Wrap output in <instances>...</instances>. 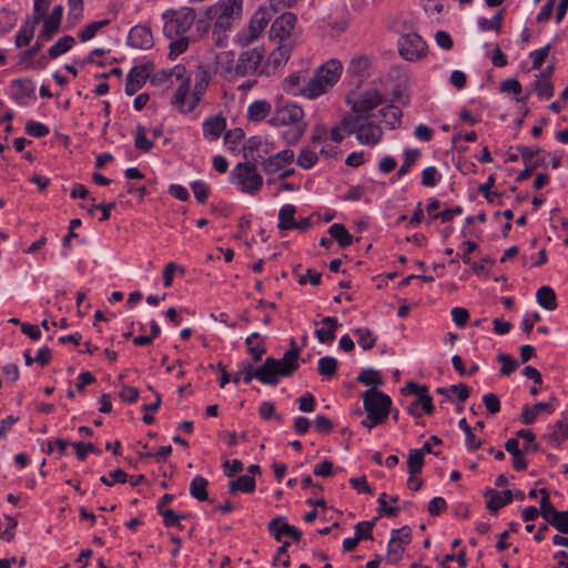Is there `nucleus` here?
<instances>
[{"label": "nucleus", "mask_w": 568, "mask_h": 568, "mask_svg": "<svg viewBox=\"0 0 568 568\" xmlns=\"http://www.w3.org/2000/svg\"><path fill=\"white\" fill-rule=\"evenodd\" d=\"M163 34L171 40L169 57L175 59L184 53L190 44L185 33L191 29L195 20V11L192 8L168 9L162 13Z\"/></svg>", "instance_id": "f257e3e1"}, {"label": "nucleus", "mask_w": 568, "mask_h": 568, "mask_svg": "<svg viewBox=\"0 0 568 568\" xmlns=\"http://www.w3.org/2000/svg\"><path fill=\"white\" fill-rule=\"evenodd\" d=\"M267 122L272 126H288L282 133V138L287 145L298 143L307 128L303 109L290 101H277Z\"/></svg>", "instance_id": "f03ea898"}, {"label": "nucleus", "mask_w": 568, "mask_h": 568, "mask_svg": "<svg viewBox=\"0 0 568 568\" xmlns=\"http://www.w3.org/2000/svg\"><path fill=\"white\" fill-rule=\"evenodd\" d=\"M291 348L284 353L283 357L276 359L267 357L262 365H260L258 381L264 385L275 386L280 383L281 378H285L295 373L298 367L300 349L296 346L295 339H291Z\"/></svg>", "instance_id": "7ed1b4c3"}, {"label": "nucleus", "mask_w": 568, "mask_h": 568, "mask_svg": "<svg viewBox=\"0 0 568 568\" xmlns=\"http://www.w3.org/2000/svg\"><path fill=\"white\" fill-rule=\"evenodd\" d=\"M242 4V0H220L205 8V17L214 20L213 38L217 44L222 45V37L241 19Z\"/></svg>", "instance_id": "20e7f679"}, {"label": "nucleus", "mask_w": 568, "mask_h": 568, "mask_svg": "<svg viewBox=\"0 0 568 568\" xmlns=\"http://www.w3.org/2000/svg\"><path fill=\"white\" fill-rule=\"evenodd\" d=\"M152 83L155 85H176L172 103L180 110L184 109L190 93L191 73L187 72L183 64H176L171 69L158 71L152 78Z\"/></svg>", "instance_id": "39448f33"}, {"label": "nucleus", "mask_w": 568, "mask_h": 568, "mask_svg": "<svg viewBox=\"0 0 568 568\" xmlns=\"http://www.w3.org/2000/svg\"><path fill=\"white\" fill-rule=\"evenodd\" d=\"M362 399L367 414L366 418L362 420V425L372 429L384 423L389 415L392 406L390 397L377 388L371 387L362 394Z\"/></svg>", "instance_id": "423d86ee"}, {"label": "nucleus", "mask_w": 568, "mask_h": 568, "mask_svg": "<svg viewBox=\"0 0 568 568\" xmlns=\"http://www.w3.org/2000/svg\"><path fill=\"white\" fill-rule=\"evenodd\" d=\"M376 118H365L364 115H345L343 126L348 135L355 134L358 143L367 146L378 144L383 139V130L376 123Z\"/></svg>", "instance_id": "0eeeda50"}, {"label": "nucleus", "mask_w": 568, "mask_h": 568, "mask_svg": "<svg viewBox=\"0 0 568 568\" xmlns=\"http://www.w3.org/2000/svg\"><path fill=\"white\" fill-rule=\"evenodd\" d=\"M230 180L242 192L250 195L256 194L263 185V178L252 162L236 164L230 173Z\"/></svg>", "instance_id": "6e6552de"}, {"label": "nucleus", "mask_w": 568, "mask_h": 568, "mask_svg": "<svg viewBox=\"0 0 568 568\" xmlns=\"http://www.w3.org/2000/svg\"><path fill=\"white\" fill-rule=\"evenodd\" d=\"M273 13L267 8L257 9L251 17L250 23L236 34V43L246 47L257 40L271 21Z\"/></svg>", "instance_id": "1a4fd4ad"}, {"label": "nucleus", "mask_w": 568, "mask_h": 568, "mask_svg": "<svg viewBox=\"0 0 568 568\" xmlns=\"http://www.w3.org/2000/svg\"><path fill=\"white\" fill-rule=\"evenodd\" d=\"M264 53L258 48L248 49L243 51L236 60L234 68H229V72H234L239 77H247L257 72Z\"/></svg>", "instance_id": "9d476101"}, {"label": "nucleus", "mask_w": 568, "mask_h": 568, "mask_svg": "<svg viewBox=\"0 0 568 568\" xmlns=\"http://www.w3.org/2000/svg\"><path fill=\"white\" fill-rule=\"evenodd\" d=\"M398 47L405 60L417 61L424 55L427 45L419 34L410 32L400 37Z\"/></svg>", "instance_id": "9b49d317"}, {"label": "nucleus", "mask_w": 568, "mask_h": 568, "mask_svg": "<svg viewBox=\"0 0 568 568\" xmlns=\"http://www.w3.org/2000/svg\"><path fill=\"white\" fill-rule=\"evenodd\" d=\"M383 103L382 94L376 90L363 92L352 104V112L347 115H364L365 118H376L373 112Z\"/></svg>", "instance_id": "f8f14e48"}, {"label": "nucleus", "mask_w": 568, "mask_h": 568, "mask_svg": "<svg viewBox=\"0 0 568 568\" xmlns=\"http://www.w3.org/2000/svg\"><path fill=\"white\" fill-rule=\"evenodd\" d=\"M211 81V73L207 65L200 64L195 73V83L192 92L191 100L186 99L185 106L181 111L184 113L192 112L200 103L209 83Z\"/></svg>", "instance_id": "ddd939ff"}, {"label": "nucleus", "mask_w": 568, "mask_h": 568, "mask_svg": "<svg viewBox=\"0 0 568 568\" xmlns=\"http://www.w3.org/2000/svg\"><path fill=\"white\" fill-rule=\"evenodd\" d=\"M296 21V16L292 12H284L277 17L270 29L271 39H278L280 42H293L292 34Z\"/></svg>", "instance_id": "4468645a"}, {"label": "nucleus", "mask_w": 568, "mask_h": 568, "mask_svg": "<svg viewBox=\"0 0 568 568\" xmlns=\"http://www.w3.org/2000/svg\"><path fill=\"white\" fill-rule=\"evenodd\" d=\"M294 152L291 149L282 150L276 154L263 159L261 162L262 170L268 176L278 174L294 161Z\"/></svg>", "instance_id": "2eb2a0df"}, {"label": "nucleus", "mask_w": 568, "mask_h": 568, "mask_svg": "<svg viewBox=\"0 0 568 568\" xmlns=\"http://www.w3.org/2000/svg\"><path fill=\"white\" fill-rule=\"evenodd\" d=\"M11 98L19 104L26 105L28 99L36 100V83L31 79H14L11 81Z\"/></svg>", "instance_id": "dca6fc26"}, {"label": "nucleus", "mask_w": 568, "mask_h": 568, "mask_svg": "<svg viewBox=\"0 0 568 568\" xmlns=\"http://www.w3.org/2000/svg\"><path fill=\"white\" fill-rule=\"evenodd\" d=\"M268 531L276 541H282L283 536H288L293 540L298 541L302 538V532L295 527L290 525L284 517H275L268 523Z\"/></svg>", "instance_id": "f3484780"}, {"label": "nucleus", "mask_w": 568, "mask_h": 568, "mask_svg": "<svg viewBox=\"0 0 568 568\" xmlns=\"http://www.w3.org/2000/svg\"><path fill=\"white\" fill-rule=\"evenodd\" d=\"M126 43L135 49H150L153 45L151 29L142 24L134 26L129 32Z\"/></svg>", "instance_id": "a211bd4d"}, {"label": "nucleus", "mask_w": 568, "mask_h": 568, "mask_svg": "<svg viewBox=\"0 0 568 568\" xmlns=\"http://www.w3.org/2000/svg\"><path fill=\"white\" fill-rule=\"evenodd\" d=\"M149 75L150 73L146 65L133 67L126 75L124 88L125 94H135L145 84Z\"/></svg>", "instance_id": "6ab92c4d"}, {"label": "nucleus", "mask_w": 568, "mask_h": 568, "mask_svg": "<svg viewBox=\"0 0 568 568\" xmlns=\"http://www.w3.org/2000/svg\"><path fill=\"white\" fill-rule=\"evenodd\" d=\"M63 14L62 6H55L50 16L44 20L42 30L39 32V41H49L52 36L59 30Z\"/></svg>", "instance_id": "aec40b11"}, {"label": "nucleus", "mask_w": 568, "mask_h": 568, "mask_svg": "<svg viewBox=\"0 0 568 568\" xmlns=\"http://www.w3.org/2000/svg\"><path fill=\"white\" fill-rule=\"evenodd\" d=\"M293 50V42H280L278 45L268 54L266 67L276 70L283 67L290 59Z\"/></svg>", "instance_id": "412c9836"}, {"label": "nucleus", "mask_w": 568, "mask_h": 568, "mask_svg": "<svg viewBox=\"0 0 568 568\" xmlns=\"http://www.w3.org/2000/svg\"><path fill=\"white\" fill-rule=\"evenodd\" d=\"M343 71V65L339 60L331 59L322 64L316 73L324 80L331 88L337 83Z\"/></svg>", "instance_id": "4be33fe9"}, {"label": "nucleus", "mask_w": 568, "mask_h": 568, "mask_svg": "<svg viewBox=\"0 0 568 568\" xmlns=\"http://www.w3.org/2000/svg\"><path fill=\"white\" fill-rule=\"evenodd\" d=\"M328 89H331V87L326 84L324 80L315 72L313 78L308 79L304 83L301 90V95L310 100H314L327 92Z\"/></svg>", "instance_id": "5701e85b"}, {"label": "nucleus", "mask_w": 568, "mask_h": 568, "mask_svg": "<svg viewBox=\"0 0 568 568\" xmlns=\"http://www.w3.org/2000/svg\"><path fill=\"white\" fill-rule=\"evenodd\" d=\"M274 108L266 100H255L248 104L246 110V118L252 122H261L268 115H272Z\"/></svg>", "instance_id": "b1692460"}, {"label": "nucleus", "mask_w": 568, "mask_h": 568, "mask_svg": "<svg viewBox=\"0 0 568 568\" xmlns=\"http://www.w3.org/2000/svg\"><path fill=\"white\" fill-rule=\"evenodd\" d=\"M226 126V121L223 116L216 115L206 119L203 124V135L209 141H216Z\"/></svg>", "instance_id": "393cba45"}, {"label": "nucleus", "mask_w": 568, "mask_h": 568, "mask_svg": "<svg viewBox=\"0 0 568 568\" xmlns=\"http://www.w3.org/2000/svg\"><path fill=\"white\" fill-rule=\"evenodd\" d=\"M486 495L489 496L487 508L493 514H497L499 509L513 501V491L508 489L503 491L489 489Z\"/></svg>", "instance_id": "a878e982"}, {"label": "nucleus", "mask_w": 568, "mask_h": 568, "mask_svg": "<svg viewBox=\"0 0 568 568\" xmlns=\"http://www.w3.org/2000/svg\"><path fill=\"white\" fill-rule=\"evenodd\" d=\"M322 323L326 325V327H322L315 331V336L321 344H331L336 335V329L341 324L338 323L336 317L326 316L322 320Z\"/></svg>", "instance_id": "bb28decb"}, {"label": "nucleus", "mask_w": 568, "mask_h": 568, "mask_svg": "<svg viewBox=\"0 0 568 568\" xmlns=\"http://www.w3.org/2000/svg\"><path fill=\"white\" fill-rule=\"evenodd\" d=\"M245 344L247 353L252 356L254 362L261 361L266 353L265 342L257 332L250 334L245 338Z\"/></svg>", "instance_id": "cd10ccee"}, {"label": "nucleus", "mask_w": 568, "mask_h": 568, "mask_svg": "<svg viewBox=\"0 0 568 568\" xmlns=\"http://www.w3.org/2000/svg\"><path fill=\"white\" fill-rule=\"evenodd\" d=\"M517 150L519 151L521 159L526 166L539 168L544 165V158L540 155V149H532L526 145H517Z\"/></svg>", "instance_id": "c85d7f7f"}, {"label": "nucleus", "mask_w": 568, "mask_h": 568, "mask_svg": "<svg viewBox=\"0 0 568 568\" xmlns=\"http://www.w3.org/2000/svg\"><path fill=\"white\" fill-rule=\"evenodd\" d=\"M296 209L292 204H285L278 212V229L281 231L294 230Z\"/></svg>", "instance_id": "c756f323"}, {"label": "nucleus", "mask_w": 568, "mask_h": 568, "mask_svg": "<svg viewBox=\"0 0 568 568\" xmlns=\"http://www.w3.org/2000/svg\"><path fill=\"white\" fill-rule=\"evenodd\" d=\"M255 489V479L248 475H242L229 483V491L236 494L239 491L252 493Z\"/></svg>", "instance_id": "7c9ffc66"}, {"label": "nucleus", "mask_w": 568, "mask_h": 568, "mask_svg": "<svg viewBox=\"0 0 568 568\" xmlns=\"http://www.w3.org/2000/svg\"><path fill=\"white\" fill-rule=\"evenodd\" d=\"M38 23V20L34 19L32 21H26L19 29L17 36H16V45L18 48L26 47L30 43L34 36V28Z\"/></svg>", "instance_id": "2f4dec72"}, {"label": "nucleus", "mask_w": 568, "mask_h": 568, "mask_svg": "<svg viewBox=\"0 0 568 568\" xmlns=\"http://www.w3.org/2000/svg\"><path fill=\"white\" fill-rule=\"evenodd\" d=\"M328 233L332 236V239H334L338 243L341 247H347L353 242V236L343 224H332L328 227Z\"/></svg>", "instance_id": "473e14b6"}, {"label": "nucleus", "mask_w": 568, "mask_h": 568, "mask_svg": "<svg viewBox=\"0 0 568 568\" xmlns=\"http://www.w3.org/2000/svg\"><path fill=\"white\" fill-rule=\"evenodd\" d=\"M536 298L538 304L548 311L557 307L556 294L550 286H541L536 293Z\"/></svg>", "instance_id": "72a5a7b5"}, {"label": "nucleus", "mask_w": 568, "mask_h": 568, "mask_svg": "<svg viewBox=\"0 0 568 568\" xmlns=\"http://www.w3.org/2000/svg\"><path fill=\"white\" fill-rule=\"evenodd\" d=\"M541 495L540 498V515L542 518L550 525V523L556 518V516L560 513L557 510L551 503L549 501V494L546 488H541L539 490Z\"/></svg>", "instance_id": "f704fd0d"}, {"label": "nucleus", "mask_w": 568, "mask_h": 568, "mask_svg": "<svg viewBox=\"0 0 568 568\" xmlns=\"http://www.w3.org/2000/svg\"><path fill=\"white\" fill-rule=\"evenodd\" d=\"M75 43V40L71 36H64L60 38L50 49L48 50L49 59H57L60 55L67 53Z\"/></svg>", "instance_id": "c9c22d12"}, {"label": "nucleus", "mask_w": 568, "mask_h": 568, "mask_svg": "<svg viewBox=\"0 0 568 568\" xmlns=\"http://www.w3.org/2000/svg\"><path fill=\"white\" fill-rule=\"evenodd\" d=\"M209 481L203 476H195L190 484V494L193 498L204 501L207 500Z\"/></svg>", "instance_id": "e433bc0d"}, {"label": "nucleus", "mask_w": 568, "mask_h": 568, "mask_svg": "<svg viewBox=\"0 0 568 568\" xmlns=\"http://www.w3.org/2000/svg\"><path fill=\"white\" fill-rule=\"evenodd\" d=\"M379 116L383 118L384 122L389 125L392 129H395L400 123L402 110L396 105H387L382 108L379 111Z\"/></svg>", "instance_id": "4c0bfd02"}, {"label": "nucleus", "mask_w": 568, "mask_h": 568, "mask_svg": "<svg viewBox=\"0 0 568 568\" xmlns=\"http://www.w3.org/2000/svg\"><path fill=\"white\" fill-rule=\"evenodd\" d=\"M404 161L397 171V176L403 178L408 174L413 166L416 164L418 158L420 156V152L418 150L405 149L403 152Z\"/></svg>", "instance_id": "58836bf2"}, {"label": "nucleus", "mask_w": 568, "mask_h": 568, "mask_svg": "<svg viewBox=\"0 0 568 568\" xmlns=\"http://www.w3.org/2000/svg\"><path fill=\"white\" fill-rule=\"evenodd\" d=\"M353 334L356 336L358 345L364 351L371 349L375 346L377 338L369 328L359 327L354 329Z\"/></svg>", "instance_id": "ea45409f"}, {"label": "nucleus", "mask_w": 568, "mask_h": 568, "mask_svg": "<svg viewBox=\"0 0 568 568\" xmlns=\"http://www.w3.org/2000/svg\"><path fill=\"white\" fill-rule=\"evenodd\" d=\"M356 381L365 386H381L384 384L378 371L373 368H364L358 374Z\"/></svg>", "instance_id": "a19ab883"}, {"label": "nucleus", "mask_w": 568, "mask_h": 568, "mask_svg": "<svg viewBox=\"0 0 568 568\" xmlns=\"http://www.w3.org/2000/svg\"><path fill=\"white\" fill-rule=\"evenodd\" d=\"M338 362L333 356H324L318 359V374L325 378H332L337 371Z\"/></svg>", "instance_id": "79ce46f5"}, {"label": "nucleus", "mask_w": 568, "mask_h": 568, "mask_svg": "<svg viewBox=\"0 0 568 568\" xmlns=\"http://www.w3.org/2000/svg\"><path fill=\"white\" fill-rule=\"evenodd\" d=\"M318 161V153L311 148H304L301 150L297 156V165L304 170L312 169Z\"/></svg>", "instance_id": "37998d69"}, {"label": "nucleus", "mask_w": 568, "mask_h": 568, "mask_svg": "<svg viewBox=\"0 0 568 568\" xmlns=\"http://www.w3.org/2000/svg\"><path fill=\"white\" fill-rule=\"evenodd\" d=\"M531 90L542 100H548L554 95V87L548 79H537L531 83Z\"/></svg>", "instance_id": "c03bdc74"}, {"label": "nucleus", "mask_w": 568, "mask_h": 568, "mask_svg": "<svg viewBox=\"0 0 568 568\" xmlns=\"http://www.w3.org/2000/svg\"><path fill=\"white\" fill-rule=\"evenodd\" d=\"M134 146L141 152H149L153 148V142L146 138L145 128L141 124L135 128Z\"/></svg>", "instance_id": "a18cd8bd"}, {"label": "nucleus", "mask_w": 568, "mask_h": 568, "mask_svg": "<svg viewBox=\"0 0 568 568\" xmlns=\"http://www.w3.org/2000/svg\"><path fill=\"white\" fill-rule=\"evenodd\" d=\"M110 23V20L108 19H104V20H99V21H94V22H91L89 24H87L80 32H79V39L83 42L85 41H89L91 40L95 34L97 32L104 28L105 26H108Z\"/></svg>", "instance_id": "49530a36"}, {"label": "nucleus", "mask_w": 568, "mask_h": 568, "mask_svg": "<svg viewBox=\"0 0 568 568\" xmlns=\"http://www.w3.org/2000/svg\"><path fill=\"white\" fill-rule=\"evenodd\" d=\"M409 475H416L422 471L424 456L422 450L410 449L407 459Z\"/></svg>", "instance_id": "de8ad7c7"}, {"label": "nucleus", "mask_w": 568, "mask_h": 568, "mask_svg": "<svg viewBox=\"0 0 568 568\" xmlns=\"http://www.w3.org/2000/svg\"><path fill=\"white\" fill-rule=\"evenodd\" d=\"M442 175L435 166H427L422 172V184L426 187H434L440 181Z\"/></svg>", "instance_id": "09e8293b"}, {"label": "nucleus", "mask_w": 568, "mask_h": 568, "mask_svg": "<svg viewBox=\"0 0 568 568\" xmlns=\"http://www.w3.org/2000/svg\"><path fill=\"white\" fill-rule=\"evenodd\" d=\"M68 20L75 24L83 17V0H68Z\"/></svg>", "instance_id": "8fccbe9b"}, {"label": "nucleus", "mask_w": 568, "mask_h": 568, "mask_svg": "<svg viewBox=\"0 0 568 568\" xmlns=\"http://www.w3.org/2000/svg\"><path fill=\"white\" fill-rule=\"evenodd\" d=\"M503 13H496L491 19H487L484 17L478 18V27L481 31L495 30L496 32L500 31Z\"/></svg>", "instance_id": "3c124183"}, {"label": "nucleus", "mask_w": 568, "mask_h": 568, "mask_svg": "<svg viewBox=\"0 0 568 568\" xmlns=\"http://www.w3.org/2000/svg\"><path fill=\"white\" fill-rule=\"evenodd\" d=\"M246 149L250 152L256 151L257 158H263V153H267L270 151V143L258 136H253L247 140Z\"/></svg>", "instance_id": "603ef678"}, {"label": "nucleus", "mask_w": 568, "mask_h": 568, "mask_svg": "<svg viewBox=\"0 0 568 568\" xmlns=\"http://www.w3.org/2000/svg\"><path fill=\"white\" fill-rule=\"evenodd\" d=\"M458 427L465 433L466 435V446L469 450H475L480 447V442L476 439L475 435L471 432L470 426L466 422L465 418H462L458 422Z\"/></svg>", "instance_id": "864d4df0"}, {"label": "nucleus", "mask_w": 568, "mask_h": 568, "mask_svg": "<svg viewBox=\"0 0 568 568\" xmlns=\"http://www.w3.org/2000/svg\"><path fill=\"white\" fill-rule=\"evenodd\" d=\"M192 192L194 193V196L196 201L200 204H204L209 196V186L205 182L197 180L190 184Z\"/></svg>", "instance_id": "5fc2aeb1"}, {"label": "nucleus", "mask_w": 568, "mask_h": 568, "mask_svg": "<svg viewBox=\"0 0 568 568\" xmlns=\"http://www.w3.org/2000/svg\"><path fill=\"white\" fill-rule=\"evenodd\" d=\"M73 447L75 449L77 457L80 460H85L89 453H93L95 455L101 454V450L91 443L85 444L83 442H77L73 444Z\"/></svg>", "instance_id": "6e6d98bb"}, {"label": "nucleus", "mask_w": 568, "mask_h": 568, "mask_svg": "<svg viewBox=\"0 0 568 568\" xmlns=\"http://www.w3.org/2000/svg\"><path fill=\"white\" fill-rule=\"evenodd\" d=\"M497 361L503 364L500 368V374L505 376L510 375L518 367V363L510 355L507 354H499L497 356Z\"/></svg>", "instance_id": "4d7b16f0"}, {"label": "nucleus", "mask_w": 568, "mask_h": 568, "mask_svg": "<svg viewBox=\"0 0 568 568\" xmlns=\"http://www.w3.org/2000/svg\"><path fill=\"white\" fill-rule=\"evenodd\" d=\"M26 132L34 138H43L49 134L50 130L43 123L37 121H29L26 124Z\"/></svg>", "instance_id": "13d9d810"}, {"label": "nucleus", "mask_w": 568, "mask_h": 568, "mask_svg": "<svg viewBox=\"0 0 568 568\" xmlns=\"http://www.w3.org/2000/svg\"><path fill=\"white\" fill-rule=\"evenodd\" d=\"M159 514L163 517V524L166 527H173L175 525H179V521L181 519H185L189 517V515H186V514L179 515L173 509H170V508L161 509V511H159Z\"/></svg>", "instance_id": "bf43d9fd"}, {"label": "nucleus", "mask_w": 568, "mask_h": 568, "mask_svg": "<svg viewBox=\"0 0 568 568\" xmlns=\"http://www.w3.org/2000/svg\"><path fill=\"white\" fill-rule=\"evenodd\" d=\"M375 521H359L355 526V537L358 540L362 539H372L373 538V527Z\"/></svg>", "instance_id": "052dcab7"}, {"label": "nucleus", "mask_w": 568, "mask_h": 568, "mask_svg": "<svg viewBox=\"0 0 568 568\" xmlns=\"http://www.w3.org/2000/svg\"><path fill=\"white\" fill-rule=\"evenodd\" d=\"M179 271L181 274L185 273L184 267L171 262L163 268V284L165 287H171L173 283L174 272Z\"/></svg>", "instance_id": "680f3d73"}, {"label": "nucleus", "mask_w": 568, "mask_h": 568, "mask_svg": "<svg viewBox=\"0 0 568 568\" xmlns=\"http://www.w3.org/2000/svg\"><path fill=\"white\" fill-rule=\"evenodd\" d=\"M549 49H550V45L547 44V45H545L538 50H534L529 53V57L532 61L534 70L540 69V67L542 65V63L545 62V60L548 55Z\"/></svg>", "instance_id": "e2e57ef3"}, {"label": "nucleus", "mask_w": 568, "mask_h": 568, "mask_svg": "<svg viewBox=\"0 0 568 568\" xmlns=\"http://www.w3.org/2000/svg\"><path fill=\"white\" fill-rule=\"evenodd\" d=\"M302 80L306 82L304 75L302 74H292L286 78L285 83L287 91L294 95L301 94V90L304 85L301 83Z\"/></svg>", "instance_id": "0e129e2a"}, {"label": "nucleus", "mask_w": 568, "mask_h": 568, "mask_svg": "<svg viewBox=\"0 0 568 568\" xmlns=\"http://www.w3.org/2000/svg\"><path fill=\"white\" fill-rule=\"evenodd\" d=\"M517 437H520L525 440L524 452L528 453L530 450H537L538 445L536 444V436L529 429H520L517 432Z\"/></svg>", "instance_id": "69168bd1"}, {"label": "nucleus", "mask_w": 568, "mask_h": 568, "mask_svg": "<svg viewBox=\"0 0 568 568\" xmlns=\"http://www.w3.org/2000/svg\"><path fill=\"white\" fill-rule=\"evenodd\" d=\"M16 21L17 18L11 11L0 10V32H8L16 24Z\"/></svg>", "instance_id": "338daca9"}, {"label": "nucleus", "mask_w": 568, "mask_h": 568, "mask_svg": "<svg viewBox=\"0 0 568 568\" xmlns=\"http://www.w3.org/2000/svg\"><path fill=\"white\" fill-rule=\"evenodd\" d=\"M561 534H568V509L560 511L550 523Z\"/></svg>", "instance_id": "774afa93"}]
</instances>
